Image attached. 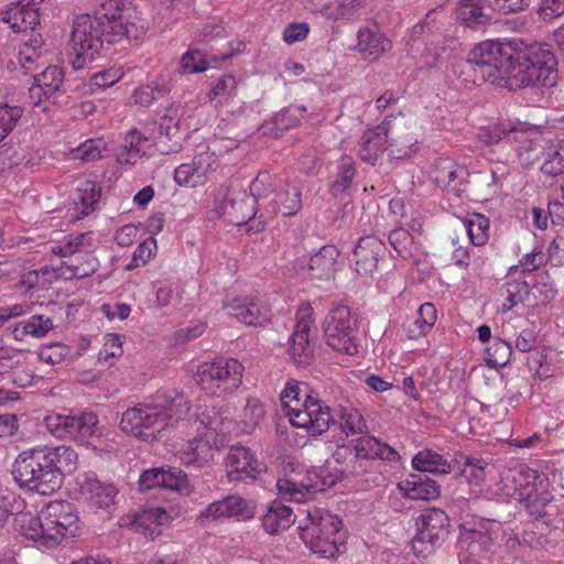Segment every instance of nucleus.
I'll return each instance as SVG.
<instances>
[{"mask_svg":"<svg viewBox=\"0 0 564 564\" xmlns=\"http://www.w3.org/2000/svg\"><path fill=\"white\" fill-rule=\"evenodd\" d=\"M465 66L474 72V83L488 82L510 90L552 87L557 79V59L550 45L543 43L521 50L517 43L486 41L469 52Z\"/></svg>","mask_w":564,"mask_h":564,"instance_id":"obj_1","label":"nucleus"},{"mask_svg":"<svg viewBox=\"0 0 564 564\" xmlns=\"http://www.w3.org/2000/svg\"><path fill=\"white\" fill-rule=\"evenodd\" d=\"M77 463L70 446H35L19 453L11 474L20 489L48 496L61 488L65 475L76 470Z\"/></svg>","mask_w":564,"mask_h":564,"instance_id":"obj_2","label":"nucleus"},{"mask_svg":"<svg viewBox=\"0 0 564 564\" xmlns=\"http://www.w3.org/2000/svg\"><path fill=\"white\" fill-rule=\"evenodd\" d=\"M191 405L183 392H158L150 402L138 403L122 413L120 427L142 441H152L165 429L173 426L188 412Z\"/></svg>","mask_w":564,"mask_h":564,"instance_id":"obj_3","label":"nucleus"},{"mask_svg":"<svg viewBox=\"0 0 564 564\" xmlns=\"http://www.w3.org/2000/svg\"><path fill=\"white\" fill-rule=\"evenodd\" d=\"M108 24L93 18L91 14H80L73 23L67 61L75 70L83 69L91 63L105 45L120 42L129 33L127 26Z\"/></svg>","mask_w":564,"mask_h":564,"instance_id":"obj_4","label":"nucleus"},{"mask_svg":"<svg viewBox=\"0 0 564 564\" xmlns=\"http://www.w3.org/2000/svg\"><path fill=\"white\" fill-rule=\"evenodd\" d=\"M305 512V523L299 525L301 540L313 553L325 558L336 557L346 540L341 520L318 508Z\"/></svg>","mask_w":564,"mask_h":564,"instance_id":"obj_5","label":"nucleus"},{"mask_svg":"<svg viewBox=\"0 0 564 564\" xmlns=\"http://www.w3.org/2000/svg\"><path fill=\"white\" fill-rule=\"evenodd\" d=\"M243 370V366L237 359L218 358L199 365L195 380L207 394L219 397L240 387Z\"/></svg>","mask_w":564,"mask_h":564,"instance_id":"obj_6","label":"nucleus"},{"mask_svg":"<svg viewBox=\"0 0 564 564\" xmlns=\"http://www.w3.org/2000/svg\"><path fill=\"white\" fill-rule=\"evenodd\" d=\"M326 343L337 351L349 356L358 352V322L350 308L336 305L330 308L323 323Z\"/></svg>","mask_w":564,"mask_h":564,"instance_id":"obj_7","label":"nucleus"},{"mask_svg":"<svg viewBox=\"0 0 564 564\" xmlns=\"http://www.w3.org/2000/svg\"><path fill=\"white\" fill-rule=\"evenodd\" d=\"M221 423L223 417L215 409L210 411L205 410L193 420L192 424L198 433L200 429L207 430L208 433H206L204 437H194L178 452L182 464L187 467L199 468L214 458L215 449L210 440H214Z\"/></svg>","mask_w":564,"mask_h":564,"instance_id":"obj_8","label":"nucleus"},{"mask_svg":"<svg viewBox=\"0 0 564 564\" xmlns=\"http://www.w3.org/2000/svg\"><path fill=\"white\" fill-rule=\"evenodd\" d=\"M489 139L491 143L503 140L516 143L517 155L523 165H532L542 159L550 141L534 130L518 129L505 122H500L491 129Z\"/></svg>","mask_w":564,"mask_h":564,"instance_id":"obj_9","label":"nucleus"},{"mask_svg":"<svg viewBox=\"0 0 564 564\" xmlns=\"http://www.w3.org/2000/svg\"><path fill=\"white\" fill-rule=\"evenodd\" d=\"M416 525L417 532L412 539V549L416 556L426 557L448 538L451 520L445 511L429 508L417 518Z\"/></svg>","mask_w":564,"mask_h":564,"instance_id":"obj_10","label":"nucleus"},{"mask_svg":"<svg viewBox=\"0 0 564 564\" xmlns=\"http://www.w3.org/2000/svg\"><path fill=\"white\" fill-rule=\"evenodd\" d=\"M45 424L55 437L87 443L97 432L98 419L93 412L78 415L55 413L45 417Z\"/></svg>","mask_w":564,"mask_h":564,"instance_id":"obj_11","label":"nucleus"},{"mask_svg":"<svg viewBox=\"0 0 564 564\" xmlns=\"http://www.w3.org/2000/svg\"><path fill=\"white\" fill-rule=\"evenodd\" d=\"M543 481L540 480V487L534 491L522 494L520 502L533 520L558 529L564 525V503L545 490Z\"/></svg>","mask_w":564,"mask_h":564,"instance_id":"obj_12","label":"nucleus"},{"mask_svg":"<svg viewBox=\"0 0 564 564\" xmlns=\"http://www.w3.org/2000/svg\"><path fill=\"white\" fill-rule=\"evenodd\" d=\"M43 521L46 531L57 534L56 545L65 538H74L78 534L80 524L76 508L68 501H51L43 509Z\"/></svg>","mask_w":564,"mask_h":564,"instance_id":"obj_13","label":"nucleus"},{"mask_svg":"<svg viewBox=\"0 0 564 564\" xmlns=\"http://www.w3.org/2000/svg\"><path fill=\"white\" fill-rule=\"evenodd\" d=\"M410 120L402 113L389 116L383 121L389 152L395 159H405L416 152L417 140L409 130Z\"/></svg>","mask_w":564,"mask_h":564,"instance_id":"obj_14","label":"nucleus"},{"mask_svg":"<svg viewBox=\"0 0 564 564\" xmlns=\"http://www.w3.org/2000/svg\"><path fill=\"white\" fill-rule=\"evenodd\" d=\"M500 525L496 521L480 520L468 527L460 525V544H467V551L473 556L486 557L491 553Z\"/></svg>","mask_w":564,"mask_h":564,"instance_id":"obj_15","label":"nucleus"},{"mask_svg":"<svg viewBox=\"0 0 564 564\" xmlns=\"http://www.w3.org/2000/svg\"><path fill=\"white\" fill-rule=\"evenodd\" d=\"M430 176L438 187L460 196L466 189L469 172L452 159L441 158L434 163Z\"/></svg>","mask_w":564,"mask_h":564,"instance_id":"obj_16","label":"nucleus"},{"mask_svg":"<svg viewBox=\"0 0 564 564\" xmlns=\"http://www.w3.org/2000/svg\"><path fill=\"white\" fill-rule=\"evenodd\" d=\"M228 477L230 480L256 479L265 466L259 462L250 448L243 446H234L227 456Z\"/></svg>","mask_w":564,"mask_h":564,"instance_id":"obj_17","label":"nucleus"},{"mask_svg":"<svg viewBox=\"0 0 564 564\" xmlns=\"http://www.w3.org/2000/svg\"><path fill=\"white\" fill-rule=\"evenodd\" d=\"M224 307L229 315L248 326H263L270 321V310L259 300L237 297Z\"/></svg>","mask_w":564,"mask_h":564,"instance_id":"obj_18","label":"nucleus"},{"mask_svg":"<svg viewBox=\"0 0 564 564\" xmlns=\"http://www.w3.org/2000/svg\"><path fill=\"white\" fill-rule=\"evenodd\" d=\"M15 530L28 538L35 541L45 547L56 546L57 534H51L46 531V525L43 521V509L39 516L31 512H19L13 518Z\"/></svg>","mask_w":564,"mask_h":564,"instance_id":"obj_19","label":"nucleus"},{"mask_svg":"<svg viewBox=\"0 0 564 564\" xmlns=\"http://www.w3.org/2000/svg\"><path fill=\"white\" fill-rule=\"evenodd\" d=\"M254 514V505L250 500H246L239 496H228L221 500L210 503L202 513V519L212 518L214 520L220 518H241L242 520L251 519Z\"/></svg>","mask_w":564,"mask_h":564,"instance_id":"obj_20","label":"nucleus"},{"mask_svg":"<svg viewBox=\"0 0 564 564\" xmlns=\"http://www.w3.org/2000/svg\"><path fill=\"white\" fill-rule=\"evenodd\" d=\"M384 252L386 246L379 238L375 236L360 238L354 250L356 272L359 275H370L377 269Z\"/></svg>","mask_w":564,"mask_h":564,"instance_id":"obj_21","label":"nucleus"},{"mask_svg":"<svg viewBox=\"0 0 564 564\" xmlns=\"http://www.w3.org/2000/svg\"><path fill=\"white\" fill-rule=\"evenodd\" d=\"M540 480L542 479L536 470L519 465L509 469L501 481L506 494L520 501L522 494L532 492L540 487Z\"/></svg>","mask_w":564,"mask_h":564,"instance_id":"obj_22","label":"nucleus"},{"mask_svg":"<svg viewBox=\"0 0 564 564\" xmlns=\"http://www.w3.org/2000/svg\"><path fill=\"white\" fill-rule=\"evenodd\" d=\"M302 208L301 189L288 182L279 181L274 195L264 204L268 214H281L283 217L294 216Z\"/></svg>","mask_w":564,"mask_h":564,"instance_id":"obj_23","label":"nucleus"},{"mask_svg":"<svg viewBox=\"0 0 564 564\" xmlns=\"http://www.w3.org/2000/svg\"><path fill=\"white\" fill-rule=\"evenodd\" d=\"M216 210L221 217H227L229 221L236 225L251 220L257 214V208L246 193L225 195L217 204Z\"/></svg>","mask_w":564,"mask_h":564,"instance_id":"obj_24","label":"nucleus"},{"mask_svg":"<svg viewBox=\"0 0 564 564\" xmlns=\"http://www.w3.org/2000/svg\"><path fill=\"white\" fill-rule=\"evenodd\" d=\"M80 494L94 507L109 509L115 503L118 489L113 484L102 482L93 474H87L79 482Z\"/></svg>","mask_w":564,"mask_h":564,"instance_id":"obj_25","label":"nucleus"},{"mask_svg":"<svg viewBox=\"0 0 564 564\" xmlns=\"http://www.w3.org/2000/svg\"><path fill=\"white\" fill-rule=\"evenodd\" d=\"M64 83V72L58 66H47L42 73L34 76V84L30 87V98L36 99L34 105L41 102L42 96L53 99Z\"/></svg>","mask_w":564,"mask_h":564,"instance_id":"obj_26","label":"nucleus"},{"mask_svg":"<svg viewBox=\"0 0 564 564\" xmlns=\"http://www.w3.org/2000/svg\"><path fill=\"white\" fill-rule=\"evenodd\" d=\"M99 4L95 10L93 18L98 19V21L104 22V24H108V29L113 26L115 24H121L122 26H127L129 33L124 36V39L138 37V28L131 22L128 17L123 13L124 0H98Z\"/></svg>","mask_w":564,"mask_h":564,"instance_id":"obj_27","label":"nucleus"},{"mask_svg":"<svg viewBox=\"0 0 564 564\" xmlns=\"http://www.w3.org/2000/svg\"><path fill=\"white\" fill-rule=\"evenodd\" d=\"M403 495L412 500H434L441 495V486L424 474H410L399 484Z\"/></svg>","mask_w":564,"mask_h":564,"instance_id":"obj_28","label":"nucleus"},{"mask_svg":"<svg viewBox=\"0 0 564 564\" xmlns=\"http://www.w3.org/2000/svg\"><path fill=\"white\" fill-rule=\"evenodd\" d=\"M310 321L300 319L291 337L290 356L299 367H306L314 359V348L310 341Z\"/></svg>","mask_w":564,"mask_h":564,"instance_id":"obj_29","label":"nucleus"},{"mask_svg":"<svg viewBox=\"0 0 564 564\" xmlns=\"http://www.w3.org/2000/svg\"><path fill=\"white\" fill-rule=\"evenodd\" d=\"M212 154L203 152L194 156L191 164H181L174 171V180L181 186L195 187L210 169Z\"/></svg>","mask_w":564,"mask_h":564,"instance_id":"obj_30","label":"nucleus"},{"mask_svg":"<svg viewBox=\"0 0 564 564\" xmlns=\"http://www.w3.org/2000/svg\"><path fill=\"white\" fill-rule=\"evenodd\" d=\"M155 145L163 154L178 152L182 148L180 133V119L164 115L160 119Z\"/></svg>","mask_w":564,"mask_h":564,"instance_id":"obj_31","label":"nucleus"},{"mask_svg":"<svg viewBox=\"0 0 564 564\" xmlns=\"http://www.w3.org/2000/svg\"><path fill=\"white\" fill-rule=\"evenodd\" d=\"M296 520L291 507L279 500L268 506L267 512L261 517L264 531L271 535L289 529Z\"/></svg>","mask_w":564,"mask_h":564,"instance_id":"obj_32","label":"nucleus"},{"mask_svg":"<svg viewBox=\"0 0 564 564\" xmlns=\"http://www.w3.org/2000/svg\"><path fill=\"white\" fill-rule=\"evenodd\" d=\"M354 451L357 452V456L366 460L379 458L388 462H398L401 458L393 447L369 435L359 437L356 441Z\"/></svg>","mask_w":564,"mask_h":564,"instance_id":"obj_33","label":"nucleus"},{"mask_svg":"<svg viewBox=\"0 0 564 564\" xmlns=\"http://www.w3.org/2000/svg\"><path fill=\"white\" fill-rule=\"evenodd\" d=\"M338 249L334 245L323 246L308 261V273L315 279H330L336 271Z\"/></svg>","mask_w":564,"mask_h":564,"instance_id":"obj_34","label":"nucleus"},{"mask_svg":"<svg viewBox=\"0 0 564 564\" xmlns=\"http://www.w3.org/2000/svg\"><path fill=\"white\" fill-rule=\"evenodd\" d=\"M357 50L370 59L379 58L391 48V42L379 30L361 28L357 33Z\"/></svg>","mask_w":564,"mask_h":564,"instance_id":"obj_35","label":"nucleus"},{"mask_svg":"<svg viewBox=\"0 0 564 564\" xmlns=\"http://www.w3.org/2000/svg\"><path fill=\"white\" fill-rule=\"evenodd\" d=\"M492 12L481 0H462L457 19L468 28H478L491 22Z\"/></svg>","mask_w":564,"mask_h":564,"instance_id":"obj_36","label":"nucleus"},{"mask_svg":"<svg viewBox=\"0 0 564 564\" xmlns=\"http://www.w3.org/2000/svg\"><path fill=\"white\" fill-rule=\"evenodd\" d=\"M387 143L383 122L364 132L359 141V156L364 162L375 164Z\"/></svg>","mask_w":564,"mask_h":564,"instance_id":"obj_37","label":"nucleus"},{"mask_svg":"<svg viewBox=\"0 0 564 564\" xmlns=\"http://www.w3.org/2000/svg\"><path fill=\"white\" fill-rule=\"evenodd\" d=\"M412 467L423 473L447 475L452 471V463L442 454L424 448L416 453L412 458Z\"/></svg>","mask_w":564,"mask_h":564,"instance_id":"obj_38","label":"nucleus"},{"mask_svg":"<svg viewBox=\"0 0 564 564\" xmlns=\"http://www.w3.org/2000/svg\"><path fill=\"white\" fill-rule=\"evenodd\" d=\"M149 139L135 129L130 130L123 144L117 150V161L120 164H134L137 159L141 158L147 150Z\"/></svg>","mask_w":564,"mask_h":564,"instance_id":"obj_39","label":"nucleus"},{"mask_svg":"<svg viewBox=\"0 0 564 564\" xmlns=\"http://www.w3.org/2000/svg\"><path fill=\"white\" fill-rule=\"evenodd\" d=\"M170 519L169 513L161 507H153L144 509L141 513L137 514L133 520V525L137 530H142V533L151 540L156 539L161 531L159 527Z\"/></svg>","mask_w":564,"mask_h":564,"instance_id":"obj_40","label":"nucleus"},{"mask_svg":"<svg viewBox=\"0 0 564 564\" xmlns=\"http://www.w3.org/2000/svg\"><path fill=\"white\" fill-rule=\"evenodd\" d=\"M279 186V182L275 177H273L269 172L262 171L259 172L257 177L250 184V195L249 199L252 200V204L264 209V204H268L271 196L274 195Z\"/></svg>","mask_w":564,"mask_h":564,"instance_id":"obj_41","label":"nucleus"},{"mask_svg":"<svg viewBox=\"0 0 564 564\" xmlns=\"http://www.w3.org/2000/svg\"><path fill=\"white\" fill-rule=\"evenodd\" d=\"M304 112H306L304 106L284 108L273 117L274 130H270L267 124L261 127L263 134L279 138L280 132L297 127Z\"/></svg>","mask_w":564,"mask_h":564,"instance_id":"obj_42","label":"nucleus"},{"mask_svg":"<svg viewBox=\"0 0 564 564\" xmlns=\"http://www.w3.org/2000/svg\"><path fill=\"white\" fill-rule=\"evenodd\" d=\"M310 435L317 436L325 433L336 421L330 413V408L322 401L310 395Z\"/></svg>","mask_w":564,"mask_h":564,"instance_id":"obj_43","label":"nucleus"},{"mask_svg":"<svg viewBox=\"0 0 564 564\" xmlns=\"http://www.w3.org/2000/svg\"><path fill=\"white\" fill-rule=\"evenodd\" d=\"M436 322V310L432 303H424L417 310V316L406 328L410 339H417L426 335Z\"/></svg>","mask_w":564,"mask_h":564,"instance_id":"obj_44","label":"nucleus"},{"mask_svg":"<svg viewBox=\"0 0 564 564\" xmlns=\"http://www.w3.org/2000/svg\"><path fill=\"white\" fill-rule=\"evenodd\" d=\"M356 175L355 162L350 158H343L337 166L336 178L330 185V193L334 196L349 194L352 187V181Z\"/></svg>","mask_w":564,"mask_h":564,"instance_id":"obj_45","label":"nucleus"},{"mask_svg":"<svg viewBox=\"0 0 564 564\" xmlns=\"http://www.w3.org/2000/svg\"><path fill=\"white\" fill-rule=\"evenodd\" d=\"M13 17L14 32H26L28 30L33 31L40 23L39 9L30 1L26 3H23V0L15 2V13H13Z\"/></svg>","mask_w":564,"mask_h":564,"instance_id":"obj_46","label":"nucleus"},{"mask_svg":"<svg viewBox=\"0 0 564 564\" xmlns=\"http://www.w3.org/2000/svg\"><path fill=\"white\" fill-rule=\"evenodd\" d=\"M512 274L509 272L508 280L503 284L507 294L506 302L502 305L503 312L510 311L520 303H524L530 294L529 283L524 280L512 279Z\"/></svg>","mask_w":564,"mask_h":564,"instance_id":"obj_47","label":"nucleus"},{"mask_svg":"<svg viewBox=\"0 0 564 564\" xmlns=\"http://www.w3.org/2000/svg\"><path fill=\"white\" fill-rule=\"evenodd\" d=\"M541 172L549 176H557L564 173V142L553 144L549 141L547 149L543 154Z\"/></svg>","mask_w":564,"mask_h":564,"instance_id":"obj_48","label":"nucleus"},{"mask_svg":"<svg viewBox=\"0 0 564 564\" xmlns=\"http://www.w3.org/2000/svg\"><path fill=\"white\" fill-rule=\"evenodd\" d=\"M389 242L397 254L403 259L413 257L417 251L413 236L404 228L391 230L389 234Z\"/></svg>","mask_w":564,"mask_h":564,"instance_id":"obj_49","label":"nucleus"},{"mask_svg":"<svg viewBox=\"0 0 564 564\" xmlns=\"http://www.w3.org/2000/svg\"><path fill=\"white\" fill-rule=\"evenodd\" d=\"M161 488L183 495H188L192 490L187 475L177 467H162Z\"/></svg>","mask_w":564,"mask_h":564,"instance_id":"obj_50","label":"nucleus"},{"mask_svg":"<svg viewBox=\"0 0 564 564\" xmlns=\"http://www.w3.org/2000/svg\"><path fill=\"white\" fill-rule=\"evenodd\" d=\"M470 242L474 246H484L489 238V219L480 214H474L464 221Z\"/></svg>","mask_w":564,"mask_h":564,"instance_id":"obj_51","label":"nucleus"},{"mask_svg":"<svg viewBox=\"0 0 564 564\" xmlns=\"http://www.w3.org/2000/svg\"><path fill=\"white\" fill-rule=\"evenodd\" d=\"M308 485L306 491H325L338 481H341L339 471L332 474L327 467H319L308 471Z\"/></svg>","mask_w":564,"mask_h":564,"instance_id":"obj_52","label":"nucleus"},{"mask_svg":"<svg viewBox=\"0 0 564 564\" xmlns=\"http://www.w3.org/2000/svg\"><path fill=\"white\" fill-rule=\"evenodd\" d=\"M340 419L341 422L339 427L346 437L349 435L364 434L368 432L365 419L354 408H341Z\"/></svg>","mask_w":564,"mask_h":564,"instance_id":"obj_53","label":"nucleus"},{"mask_svg":"<svg viewBox=\"0 0 564 564\" xmlns=\"http://www.w3.org/2000/svg\"><path fill=\"white\" fill-rule=\"evenodd\" d=\"M511 354V346L506 340L496 338L486 348L485 361L491 368L503 367L509 362Z\"/></svg>","mask_w":564,"mask_h":564,"instance_id":"obj_54","label":"nucleus"},{"mask_svg":"<svg viewBox=\"0 0 564 564\" xmlns=\"http://www.w3.org/2000/svg\"><path fill=\"white\" fill-rule=\"evenodd\" d=\"M101 188L94 182H86L77 191L75 203L83 206L82 214L87 216L94 210L100 199Z\"/></svg>","mask_w":564,"mask_h":564,"instance_id":"obj_55","label":"nucleus"},{"mask_svg":"<svg viewBox=\"0 0 564 564\" xmlns=\"http://www.w3.org/2000/svg\"><path fill=\"white\" fill-rule=\"evenodd\" d=\"M208 62L206 54L200 50H188L183 54L180 62L181 74H196L206 70Z\"/></svg>","mask_w":564,"mask_h":564,"instance_id":"obj_56","label":"nucleus"},{"mask_svg":"<svg viewBox=\"0 0 564 564\" xmlns=\"http://www.w3.org/2000/svg\"><path fill=\"white\" fill-rule=\"evenodd\" d=\"M22 115L23 108L19 106H0V141L14 129Z\"/></svg>","mask_w":564,"mask_h":564,"instance_id":"obj_57","label":"nucleus"},{"mask_svg":"<svg viewBox=\"0 0 564 564\" xmlns=\"http://www.w3.org/2000/svg\"><path fill=\"white\" fill-rule=\"evenodd\" d=\"M105 150L106 143L101 139H90L73 150V154L75 159L93 162L100 159Z\"/></svg>","mask_w":564,"mask_h":564,"instance_id":"obj_58","label":"nucleus"},{"mask_svg":"<svg viewBox=\"0 0 564 564\" xmlns=\"http://www.w3.org/2000/svg\"><path fill=\"white\" fill-rule=\"evenodd\" d=\"M304 397L305 400L302 405L303 408H286L285 415L289 417V421L293 426L304 429L310 434V422L312 420V417L310 416V395L305 393Z\"/></svg>","mask_w":564,"mask_h":564,"instance_id":"obj_59","label":"nucleus"},{"mask_svg":"<svg viewBox=\"0 0 564 564\" xmlns=\"http://www.w3.org/2000/svg\"><path fill=\"white\" fill-rule=\"evenodd\" d=\"M69 348L59 343L44 345L40 348L37 357L47 365H58L68 356Z\"/></svg>","mask_w":564,"mask_h":564,"instance_id":"obj_60","label":"nucleus"},{"mask_svg":"<svg viewBox=\"0 0 564 564\" xmlns=\"http://www.w3.org/2000/svg\"><path fill=\"white\" fill-rule=\"evenodd\" d=\"M68 267L72 269L74 276L82 279L90 276L97 271L98 261L93 254L86 252L80 257L72 259Z\"/></svg>","mask_w":564,"mask_h":564,"instance_id":"obj_61","label":"nucleus"},{"mask_svg":"<svg viewBox=\"0 0 564 564\" xmlns=\"http://www.w3.org/2000/svg\"><path fill=\"white\" fill-rule=\"evenodd\" d=\"M487 464L479 458L467 457L462 469V476L471 485L478 486L484 481Z\"/></svg>","mask_w":564,"mask_h":564,"instance_id":"obj_62","label":"nucleus"},{"mask_svg":"<svg viewBox=\"0 0 564 564\" xmlns=\"http://www.w3.org/2000/svg\"><path fill=\"white\" fill-rule=\"evenodd\" d=\"M491 11L501 14L517 13L527 9L531 0H481Z\"/></svg>","mask_w":564,"mask_h":564,"instance_id":"obj_63","label":"nucleus"},{"mask_svg":"<svg viewBox=\"0 0 564 564\" xmlns=\"http://www.w3.org/2000/svg\"><path fill=\"white\" fill-rule=\"evenodd\" d=\"M237 82L232 75H223L218 78L215 85L208 93V99L214 100L216 98L225 99L229 98L236 90Z\"/></svg>","mask_w":564,"mask_h":564,"instance_id":"obj_64","label":"nucleus"}]
</instances>
